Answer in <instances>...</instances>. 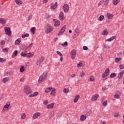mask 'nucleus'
I'll list each match as a JSON object with an SVG mask.
<instances>
[{
	"label": "nucleus",
	"mask_w": 124,
	"mask_h": 124,
	"mask_svg": "<svg viewBox=\"0 0 124 124\" xmlns=\"http://www.w3.org/2000/svg\"><path fill=\"white\" fill-rule=\"evenodd\" d=\"M47 74H48V71H46L45 72H44L43 75L40 76V78L38 80V82L42 83V82H43V81H44V80L46 79Z\"/></svg>",
	"instance_id": "obj_1"
},
{
	"label": "nucleus",
	"mask_w": 124,
	"mask_h": 124,
	"mask_svg": "<svg viewBox=\"0 0 124 124\" xmlns=\"http://www.w3.org/2000/svg\"><path fill=\"white\" fill-rule=\"evenodd\" d=\"M24 93H25L26 94H30V93H31V89L29 85L25 86Z\"/></svg>",
	"instance_id": "obj_2"
},
{
	"label": "nucleus",
	"mask_w": 124,
	"mask_h": 124,
	"mask_svg": "<svg viewBox=\"0 0 124 124\" xmlns=\"http://www.w3.org/2000/svg\"><path fill=\"white\" fill-rule=\"evenodd\" d=\"M54 31V29L53 27H51V25L50 24L47 25V28L46 29V34H48V33H50V32H52Z\"/></svg>",
	"instance_id": "obj_3"
},
{
	"label": "nucleus",
	"mask_w": 124,
	"mask_h": 124,
	"mask_svg": "<svg viewBox=\"0 0 124 124\" xmlns=\"http://www.w3.org/2000/svg\"><path fill=\"white\" fill-rule=\"evenodd\" d=\"M77 53L76 50L73 49L71 52V58L72 60H75L76 54Z\"/></svg>",
	"instance_id": "obj_4"
},
{
	"label": "nucleus",
	"mask_w": 124,
	"mask_h": 124,
	"mask_svg": "<svg viewBox=\"0 0 124 124\" xmlns=\"http://www.w3.org/2000/svg\"><path fill=\"white\" fill-rule=\"evenodd\" d=\"M5 32L7 35L11 36V31H10V28L7 27L5 28Z\"/></svg>",
	"instance_id": "obj_5"
},
{
	"label": "nucleus",
	"mask_w": 124,
	"mask_h": 124,
	"mask_svg": "<svg viewBox=\"0 0 124 124\" xmlns=\"http://www.w3.org/2000/svg\"><path fill=\"white\" fill-rule=\"evenodd\" d=\"M63 9L64 12L66 13L69 11V7L67 4H64L63 5Z\"/></svg>",
	"instance_id": "obj_6"
},
{
	"label": "nucleus",
	"mask_w": 124,
	"mask_h": 124,
	"mask_svg": "<svg viewBox=\"0 0 124 124\" xmlns=\"http://www.w3.org/2000/svg\"><path fill=\"white\" fill-rule=\"evenodd\" d=\"M65 29H66V25H64L63 27L60 30L58 33V35H62V33L65 31Z\"/></svg>",
	"instance_id": "obj_7"
},
{
	"label": "nucleus",
	"mask_w": 124,
	"mask_h": 124,
	"mask_svg": "<svg viewBox=\"0 0 124 124\" xmlns=\"http://www.w3.org/2000/svg\"><path fill=\"white\" fill-rule=\"evenodd\" d=\"M44 59H45L44 57H41L39 60H37L36 65L38 66L40 65V64L42 63V62L44 61Z\"/></svg>",
	"instance_id": "obj_8"
},
{
	"label": "nucleus",
	"mask_w": 124,
	"mask_h": 124,
	"mask_svg": "<svg viewBox=\"0 0 124 124\" xmlns=\"http://www.w3.org/2000/svg\"><path fill=\"white\" fill-rule=\"evenodd\" d=\"M59 19L61 21H63L64 19H65L64 17V15L63 14V12H61L59 16Z\"/></svg>",
	"instance_id": "obj_9"
},
{
	"label": "nucleus",
	"mask_w": 124,
	"mask_h": 124,
	"mask_svg": "<svg viewBox=\"0 0 124 124\" xmlns=\"http://www.w3.org/2000/svg\"><path fill=\"white\" fill-rule=\"evenodd\" d=\"M98 97H99V95L97 94H96L92 97L91 100H92V101H96Z\"/></svg>",
	"instance_id": "obj_10"
},
{
	"label": "nucleus",
	"mask_w": 124,
	"mask_h": 124,
	"mask_svg": "<svg viewBox=\"0 0 124 124\" xmlns=\"http://www.w3.org/2000/svg\"><path fill=\"white\" fill-rule=\"evenodd\" d=\"M55 106V103H52L47 105V109H52Z\"/></svg>",
	"instance_id": "obj_11"
},
{
	"label": "nucleus",
	"mask_w": 124,
	"mask_h": 124,
	"mask_svg": "<svg viewBox=\"0 0 124 124\" xmlns=\"http://www.w3.org/2000/svg\"><path fill=\"white\" fill-rule=\"evenodd\" d=\"M40 112H36L33 115V120H35V119H37L38 117H39V116H40Z\"/></svg>",
	"instance_id": "obj_12"
},
{
	"label": "nucleus",
	"mask_w": 124,
	"mask_h": 124,
	"mask_svg": "<svg viewBox=\"0 0 124 124\" xmlns=\"http://www.w3.org/2000/svg\"><path fill=\"white\" fill-rule=\"evenodd\" d=\"M57 7H58V2H56L54 3V5H53L50 7V9L51 10H54V9H56V8H57Z\"/></svg>",
	"instance_id": "obj_13"
},
{
	"label": "nucleus",
	"mask_w": 124,
	"mask_h": 124,
	"mask_svg": "<svg viewBox=\"0 0 124 124\" xmlns=\"http://www.w3.org/2000/svg\"><path fill=\"white\" fill-rule=\"evenodd\" d=\"M79 98H80V95H76L75 97V99H74V102L75 103H76V102H77V101H78Z\"/></svg>",
	"instance_id": "obj_14"
},
{
	"label": "nucleus",
	"mask_w": 124,
	"mask_h": 124,
	"mask_svg": "<svg viewBox=\"0 0 124 124\" xmlns=\"http://www.w3.org/2000/svg\"><path fill=\"white\" fill-rule=\"evenodd\" d=\"M103 1L104 2L105 6L107 7L108 4H109V1H110V0H103Z\"/></svg>",
	"instance_id": "obj_15"
},
{
	"label": "nucleus",
	"mask_w": 124,
	"mask_h": 124,
	"mask_svg": "<svg viewBox=\"0 0 124 124\" xmlns=\"http://www.w3.org/2000/svg\"><path fill=\"white\" fill-rule=\"evenodd\" d=\"M34 53L33 52H30L27 53V58H32V56H34Z\"/></svg>",
	"instance_id": "obj_16"
},
{
	"label": "nucleus",
	"mask_w": 124,
	"mask_h": 124,
	"mask_svg": "<svg viewBox=\"0 0 124 124\" xmlns=\"http://www.w3.org/2000/svg\"><path fill=\"white\" fill-rule=\"evenodd\" d=\"M121 1V0H113L112 2L114 5H117Z\"/></svg>",
	"instance_id": "obj_17"
},
{
	"label": "nucleus",
	"mask_w": 124,
	"mask_h": 124,
	"mask_svg": "<svg viewBox=\"0 0 124 124\" xmlns=\"http://www.w3.org/2000/svg\"><path fill=\"white\" fill-rule=\"evenodd\" d=\"M115 38H116V36H112L111 38L106 39V41H109V42L112 41L114 40Z\"/></svg>",
	"instance_id": "obj_18"
},
{
	"label": "nucleus",
	"mask_w": 124,
	"mask_h": 124,
	"mask_svg": "<svg viewBox=\"0 0 124 124\" xmlns=\"http://www.w3.org/2000/svg\"><path fill=\"white\" fill-rule=\"evenodd\" d=\"M21 42V38H18L16 40L15 43L16 45H19Z\"/></svg>",
	"instance_id": "obj_19"
},
{
	"label": "nucleus",
	"mask_w": 124,
	"mask_h": 124,
	"mask_svg": "<svg viewBox=\"0 0 124 124\" xmlns=\"http://www.w3.org/2000/svg\"><path fill=\"white\" fill-rule=\"evenodd\" d=\"M61 25V21L60 20L57 21L54 23L55 27H59Z\"/></svg>",
	"instance_id": "obj_20"
},
{
	"label": "nucleus",
	"mask_w": 124,
	"mask_h": 124,
	"mask_svg": "<svg viewBox=\"0 0 124 124\" xmlns=\"http://www.w3.org/2000/svg\"><path fill=\"white\" fill-rule=\"evenodd\" d=\"M51 90H53V88L49 87L45 90V92L46 93H49V92H51Z\"/></svg>",
	"instance_id": "obj_21"
},
{
	"label": "nucleus",
	"mask_w": 124,
	"mask_h": 124,
	"mask_svg": "<svg viewBox=\"0 0 124 124\" xmlns=\"http://www.w3.org/2000/svg\"><path fill=\"white\" fill-rule=\"evenodd\" d=\"M15 2L16 3V4H22L23 3V1L20 0H15Z\"/></svg>",
	"instance_id": "obj_22"
},
{
	"label": "nucleus",
	"mask_w": 124,
	"mask_h": 124,
	"mask_svg": "<svg viewBox=\"0 0 124 124\" xmlns=\"http://www.w3.org/2000/svg\"><path fill=\"white\" fill-rule=\"evenodd\" d=\"M85 75H86V74L85 73V72H83V71H80L79 72V76L80 77H84V76H85Z\"/></svg>",
	"instance_id": "obj_23"
},
{
	"label": "nucleus",
	"mask_w": 124,
	"mask_h": 124,
	"mask_svg": "<svg viewBox=\"0 0 124 124\" xmlns=\"http://www.w3.org/2000/svg\"><path fill=\"white\" fill-rule=\"evenodd\" d=\"M78 67H83L84 66V64L82 63V62H79L77 64Z\"/></svg>",
	"instance_id": "obj_24"
},
{
	"label": "nucleus",
	"mask_w": 124,
	"mask_h": 124,
	"mask_svg": "<svg viewBox=\"0 0 124 124\" xmlns=\"http://www.w3.org/2000/svg\"><path fill=\"white\" fill-rule=\"evenodd\" d=\"M5 23H6V21H5V19H4V18H0V24H5Z\"/></svg>",
	"instance_id": "obj_25"
},
{
	"label": "nucleus",
	"mask_w": 124,
	"mask_h": 124,
	"mask_svg": "<svg viewBox=\"0 0 124 124\" xmlns=\"http://www.w3.org/2000/svg\"><path fill=\"white\" fill-rule=\"evenodd\" d=\"M86 118H87V117L85 115H82L80 117V121H85V120H86Z\"/></svg>",
	"instance_id": "obj_26"
},
{
	"label": "nucleus",
	"mask_w": 124,
	"mask_h": 124,
	"mask_svg": "<svg viewBox=\"0 0 124 124\" xmlns=\"http://www.w3.org/2000/svg\"><path fill=\"white\" fill-rule=\"evenodd\" d=\"M107 16L108 19H113V15L112 14H107Z\"/></svg>",
	"instance_id": "obj_27"
},
{
	"label": "nucleus",
	"mask_w": 124,
	"mask_h": 124,
	"mask_svg": "<svg viewBox=\"0 0 124 124\" xmlns=\"http://www.w3.org/2000/svg\"><path fill=\"white\" fill-rule=\"evenodd\" d=\"M29 36H30V34H29V33H27L22 35V38H25V37H29Z\"/></svg>",
	"instance_id": "obj_28"
},
{
	"label": "nucleus",
	"mask_w": 124,
	"mask_h": 124,
	"mask_svg": "<svg viewBox=\"0 0 124 124\" xmlns=\"http://www.w3.org/2000/svg\"><path fill=\"white\" fill-rule=\"evenodd\" d=\"M104 19V16L101 15L100 17L98 18V21H102Z\"/></svg>",
	"instance_id": "obj_29"
},
{
	"label": "nucleus",
	"mask_w": 124,
	"mask_h": 124,
	"mask_svg": "<svg viewBox=\"0 0 124 124\" xmlns=\"http://www.w3.org/2000/svg\"><path fill=\"white\" fill-rule=\"evenodd\" d=\"M22 51H26L28 50V47L26 46H23L22 47Z\"/></svg>",
	"instance_id": "obj_30"
},
{
	"label": "nucleus",
	"mask_w": 124,
	"mask_h": 124,
	"mask_svg": "<svg viewBox=\"0 0 124 124\" xmlns=\"http://www.w3.org/2000/svg\"><path fill=\"white\" fill-rule=\"evenodd\" d=\"M69 92V89H67L66 88H64L63 90V93H67Z\"/></svg>",
	"instance_id": "obj_31"
},
{
	"label": "nucleus",
	"mask_w": 124,
	"mask_h": 124,
	"mask_svg": "<svg viewBox=\"0 0 124 124\" xmlns=\"http://www.w3.org/2000/svg\"><path fill=\"white\" fill-rule=\"evenodd\" d=\"M54 114H55V112H54L53 111H52L49 113V118H52V117H54Z\"/></svg>",
	"instance_id": "obj_32"
},
{
	"label": "nucleus",
	"mask_w": 124,
	"mask_h": 124,
	"mask_svg": "<svg viewBox=\"0 0 124 124\" xmlns=\"http://www.w3.org/2000/svg\"><path fill=\"white\" fill-rule=\"evenodd\" d=\"M109 72H110V69H109V68H108L105 70L104 73H106V74H108V75H109Z\"/></svg>",
	"instance_id": "obj_33"
},
{
	"label": "nucleus",
	"mask_w": 124,
	"mask_h": 124,
	"mask_svg": "<svg viewBox=\"0 0 124 124\" xmlns=\"http://www.w3.org/2000/svg\"><path fill=\"white\" fill-rule=\"evenodd\" d=\"M89 81L90 82H93L94 81V77L93 76H90Z\"/></svg>",
	"instance_id": "obj_34"
},
{
	"label": "nucleus",
	"mask_w": 124,
	"mask_h": 124,
	"mask_svg": "<svg viewBox=\"0 0 124 124\" xmlns=\"http://www.w3.org/2000/svg\"><path fill=\"white\" fill-rule=\"evenodd\" d=\"M56 89H53V90L52 91H51V95H55V93H56Z\"/></svg>",
	"instance_id": "obj_35"
},
{
	"label": "nucleus",
	"mask_w": 124,
	"mask_h": 124,
	"mask_svg": "<svg viewBox=\"0 0 124 124\" xmlns=\"http://www.w3.org/2000/svg\"><path fill=\"white\" fill-rule=\"evenodd\" d=\"M67 45H68V43L66 41H65L63 44H62V47H66V46H67Z\"/></svg>",
	"instance_id": "obj_36"
},
{
	"label": "nucleus",
	"mask_w": 124,
	"mask_h": 124,
	"mask_svg": "<svg viewBox=\"0 0 124 124\" xmlns=\"http://www.w3.org/2000/svg\"><path fill=\"white\" fill-rule=\"evenodd\" d=\"M25 71V67L22 66L20 69V72H24Z\"/></svg>",
	"instance_id": "obj_37"
},
{
	"label": "nucleus",
	"mask_w": 124,
	"mask_h": 124,
	"mask_svg": "<svg viewBox=\"0 0 124 124\" xmlns=\"http://www.w3.org/2000/svg\"><path fill=\"white\" fill-rule=\"evenodd\" d=\"M121 60H122V58H121V57L116 58L115 59V62H118L120 61H121Z\"/></svg>",
	"instance_id": "obj_38"
},
{
	"label": "nucleus",
	"mask_w": 124,
	"mask_h": 124,
	"mask_svg": "<svg viewBox=\"0 0 124 124\" xmlns=\"http://www.w3.org/2000/svg\"><path fill=\"white\" fill-rule=\"evenodd\" d=\"M116 75V74L115 73H113L110 74L109 77L110 78H114V77H115Z\"/></svg>",
	"instance_id": "obj_39"
},
{
	"label": "nucleus",
	"mask_w": 124,
	"mask_h": 124,
	"mask_svg": "<svg viewBox=\"0 0 124 124\" xmlns=\"http://www.w3.org/2000/svg\"><path fill=\"white\" fill-rule=\"evenodd\" d=\"M8 80H9V78L6 77L5 78L3 79V83H6V82H7V81H8Z\"/></svg>",
	"instance_id": "obj_40"
},
{
	"label": "nucleus",
	"mask_w": 124,
	"mask_h": 124,
	"mask_svg": "<svg viewBox=\"0 0 124 124\" xmlns=\"http://www.w3.org/2000/svg\"><path fill=\"white\" fill-rule=\"evenodd\" d=\"M122 78H123V74L121 72H120L118 74V78H119V79H122Z\"/></svg>",
	"instance_id": "obj_41"
},
{
	"label": "nucleus",
	"mask_w": 124,
	"mask_h": 124,
	"mask_svg": "<svg viewBox=\"0 0 124 124\" xmlns=\"http://www.w3.org/2000/svg\"><path fill=\"white\" fill-rule=\"evenodd\" d=\"M109 75L108 74H106L105 73H104L102 76V78H106V77H108V76Z\"/></svg>",
	"instance_id": "obj_42"
},
{
	"label": "nucleus",
	"mask_w": 124,
	"mask_h": 124,
	"mask_svg": "<svg viewBox=\"0 0 124 124\" xmlns=\"http://www.w3.org/2000/svg\"><path fill=\"white\" fill-rule=\"evenodd\" d=\"M13 55H14L15 57H17V56H18V50H15L14 52Z\"/></svg>",
	"instance_id": "obj_43"
},
{
	"label": "nucleus",
	"mask_w": 124,
	"mask_h": 124,
	"mask_svg": "<svg viewBox=\"0 0 124 124\" xmlns=\"http://www.w3.org/2000/svg\"><path fill=\"white\" fill-rule=\"evenodd\" d=\"M31 32H34L35 31V27H32L31 29Z\"/></svg>",
	"instance_id": "obj_44"
},
{
	"label": "nucleus",
	"mask_w": 124,
	"mask_h": 124,
	"mask_svg": "<svg viewBox=\"0 0 124 124\" xmlns=\"http://www.w3.org/2000/svg\"><path fill=\"white\" fill-rule=\"evenodd\" d=\"M8 50H9V48L8 47H6L2 49L3 52H8Z\"/></svg>",
	"instance_id": "obj_45"
},
{
	"label": "nucleus",
	"mask_w": 124,
	"mask_h": 124,
	"mask_svg": "<svg viewBox=\"0 0 124 124\" xmlns=\"http://www.w3.org/2000/svg\"><path fill=\"white\" fill-rule=\"evenodd\" d=\"M103 32H104V33L102 34V35H107V34H108V31H106L105 30H104L103 31Z\"/></svg>",
	"instance_id": "obj_46"
},
{
	"label": "nucleus",
	"mask_w": 124,
	"mask_h": 124,
	"mask_svg": "<svg viewBox=\"0 0 124 124\" xmlns=\"http://www.w3.org/2000/svg\"><path fill=\"white\" fill-rule=\"evenodd\" d=\"M31 18H32V15L30 14V16H28V20L30 21V20H31Z\"/></svg>",
	"instance_id": "obj_47"
},
{
	"label": "nucleus",
	"mask_w": 124,
	"mask_h": 124,
	"mask_svg": "<svg viewBox=\"0 0 124 124\" xmlns=\"http://www.w3.org/2000/svg\"><path fill=\"white\" fill-rule=\"evenodd\" d=\"M21 56H22V57H26L27 58V54L22 52L21 53Z\"/></svg>",
	"instance_id": "obj_48"
},
{
	"label": "nucleus",
	"mask_w": 124,
	"mask_h": 124,
	"mask_svg": "<svg viewBox=\"0 0 124 124\" xmlns=\"http://www.w3.org/2000/svg\"><path fill=\"white\" fill-rule=\"evenodd\" d=\"M104 48H105V49H110V46H108V45H104Z\"/></svg>",
	"instance_id": "obj_49"
},
{
	"label": "nucleus",
	"mask_w": 124,
	"mask_h": 124,
	"mask_svg": "<svg viewBox=\"0 0 124 124\" xmlns=\"http://www.w3.org/2000/svg\"><path fill=\"white\" fill-rule=\"evenodd\" d=\"M9 106H10V104L8 105L7 104H6L4 106V108H6L7 109H8V108L9 107Z\"/></svg>",
	"instance_id": "obj_50"
},
{
	"label": "nucleus",
	"mask_w": 124,
	"mask_h": 124,
	"mask_svg": "<svg viewBox=\"0 0 124 124\" xmlns=\"http://www.w3.org/2000/svg\"><path fill=\"white\" fill-rule=\"evenodd\" d=\"M119 116H120V113H119V112H116L114 114V117H119Z\"/></svg>",
	"instance_id": "obj_51"
},
{
	"label": "nucleus",
	"mask_w": 124,
	"mask_h": 124,
	"mask_svg": "<svg viewBox=\"0 0 124 124\" xmlns=\"http://www.w3.org/2000/svg\"><path fill=\"white\" fill-rule=\"evenodd\" d=\"M56 53L58 54V55L60 56V57H62V53H61L60 51H57Z\"/></svg>",
	"instance_id": "obj_52"
},
{
	"label": "nucleus",
	"mask_w": 124,
	"mask_h": 124,
	"mask_svg": "<svg viewBox=\"0 0 124 124\" xmlns=\"http://www.w3.org/2000/svg\"><path fill=\"white\" fill-rule=\"evenodd\" d=\"M119 67L120 69H124V65L121 64L119 65Z\"/></svg>",
	"instance_id": "obj_53"
},
{
	"label": "nucleus",
	"mask_w": 124,
	"mask_h": 124,
	"mask_svg": "<svg viewBox=\"0 0 124 124\" xmlns=\"http://www.w3.org/2000/svg\"><path fill=\"white\" fill-rule=\"evenodd\" d=\"M114 98H117V99L120 98V95H119V94H115L114 95Z\"/></svg>",
	"instance_id": "obj_54"
},
{
	"label": "nucleus",
	"mask_w": 124,
	"mask_h": 124,
	"mask_svg": "<svg viewBox=\"0 0 124 124\" xmlns=\"http://www.w3.org/2000/svg\"><path fill=\"white\" fill-rule=\"evenodd\" d=\"M51 17V16L48 15V14H46V19H49V18Z\"/></svg>",
	"instance_id": "obj_55"
},
{
	"label": "nucleus",
	"mask_w": 124,
	"mask_h": 124,
	"mask_svg": "<svg viewBox=\"0 0 124 124\" xmlns=\"http://www.w3.org/2000/svg\"><path fill=\"white\" fill-rule=\"evenodd\" d=\"M103 105L104 106H107V101H105L103 103Z\"/></svg>",
	"instance_id": "obj_56"
},
{
	"label": "nucleus",
	"mask_w": 124,
	"mask_h": 124,
	"mask_svg": "<svg viewBox=\"0 0 124 124\" xmlns=\"http://www.w3.org/2000/svg\"><path fill=\"white\" fill-rule=\"evenodd\" d=\"M83 49L85 51H87V50H88V46H83Z\"/></svg>",
	"instance_id": "obj_57"
},
{
	"label": "nucleus",
	"mask_w": 124,
	"mask_h": 124,
	"mask_svg": "<svg viewBox=\"0 0 124 124\" xmlns=\"http://www.w3.org/2000/svg\"><path fill=\"white\" fill-rule=\"evenodd\" d=\"M21 119H23V120H24V119H26V114L25 113H24L22 116H21Z\"/></svg>",
	"instance_id": "obj_58"
},
{
	"label": "nucleus",
	"mask_w": 124,
	"mask_h": 124,
	"mask_svg": "<svg viewBox=\"0 0 124 124\" xmlns=\"http://www.w3.org/2000/svg\"><path fill=\"white\" fill-rule=\"evenodd\" d=\"M33 95H34V96H37V95H38V92H36L33 93Z\"/></svg>",
	"instance_id": "obj_59"
},
{
	"label": "nucleus",
	"mask_w": 124,
	"mask_h": 124,
	"mask_svg": "<svg viewBox=\"0 0 124 124\" xmlns=\"http://www.w3.org/2000/svg\"><path fill=\"white\" fill-rule=\"evenodd\" d=\"M33 45V44L32 43H31L28 46V48H31L32 47V46Z\"/></svg>",
	"instance_id": "obj_60"
},
{
	"label": "nucleus",
	"mask_w": 124,
	"mask_h": 124,
	"mask_svg": "<svg viewBox=\"0 0 124 124\" xmlns=\"http://www.w3.org/2000/svg\"><path fill=\"white\" fill-rule=\"evenodd\" d=\"M5 62V60L0 58V62Z\"/></svg>",
	"instance_id": "obj_61"
},
{
	"label": "nucleus",
	"mask_w": 124,
	"mask_h": 124,
	"mask_svg": "<svg viewBox=\"0 0 124 124\" xmlns=\"http://www.w3.org/2000/svg\"><path fill=\"white\" fill-rule=\"evenodd\" d=\"M0 44L1 45H4V44H5V42H4V40L1 41Z\"/></svg>",
	"instance_id": "obj_62"
},
{
	"label": "nucleus",
	"mask_w": 124,
	"mask_h": 124,
	"mask_svg": "<svg viewBox=\"0 0 124 124\" xmlns=\"http://www.w3.org/2000/svg\"><path fill=\"white\" fill-rule=\"evenodd\" d=\"M25 80V77H22L20 79V82H23Z\"/></svg>",
	"instance_id": "obj_63"
},
{
	"label": "nucleus",
	"mask_w": 124,
	"mask_h": 124,
	"mask_svg": "<svg viewBox=\"0 0 124 124\" xmlns=\"http://www.w3.org/2000/svg\"><path fill=\"white\" fill-rule=\"evenodd\" d=\"M44 104L45 105H47L48 104V100H46L44 102Z\"/></svg>",
	"instance_id": "obj_64"
}]
</instances>
